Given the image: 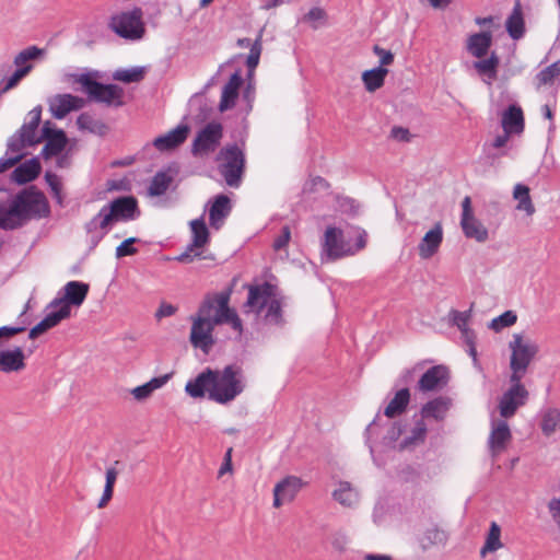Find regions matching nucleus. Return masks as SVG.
<instances>
[{
  "label": "nucleus",
  "mask_w": 560,
  "mask_h": 560,
  "mask_svg": "<svg viewBox=\"0 0 560 560\" xmlns=\"http://www.w3.org/2000/svg\"><path fill=\"white\" fill-rule=\"evenodd\" d=\"M517 322V315L514 311H505L501 315L494 317L491 319V322L488 324V328L499 332L503 330L504 328H509L513 326Z\"/></svg>",
  "instance_id": "47"
},
{
  "label": "nucleus",
  "mask_w": 560,
  "mask_h": 560,
  "mask_svg": "<svg viewBox=\"0 0 560 560\" xmlns=\"http://www.w3.org/2000/svg\"><path fill=\"white\" fill-rule=\"evenodd\" d=\"M138 242V238L136 237H129L127 240H125L124 242H121L117 247H116V257L117 258H122L125 256H131V255H135L138 250L136 247H133L132 245L135 243Z\"/></svg>",
  "instance_id": "54"
},
{
  "label": "nucleus",
  "mask_w": 560,
  "mask_h": 560,
  "mask_svg": "<svg viewBox=\"0 0 560 560\" xmlns=\"http://www.w3.org/2000/svg\"><path fill=\"white\" fill-rule=\"evenodd\" d=\"M500 537L501 528L495 522H492L486 538V542L480 550L482 557H485L488 552H494L502 547Z\"/></svg>",
  "instance_id": "43"
},
{
  "label": "nucleus",
  "mask_w": 560,
  "mask_h": 560,
  "mask_svg": "<svg viewBox=\"0 0 560 560\" xmlns=\"http://www.w3.org/2000/svg\"><path fill=\"white\" fill-rule=\"evenodd\" d=\"M114 223L130 221L139 217L137 199L132 196L119 197L103 206Z\"/></svg>",
  "instance_id": "13"
},
{
  "label": "nucleus",
  "mask_w": 560,
  "mask_h": 560,
  "mask_svg": "<svg viewBox=\"0 0 560 560\" xmlns=\"http://www.w3.org/2000/svg\"><path fill=\"white\" fill-rule=\"evenodd\" d=\"M508 348L510 351V377H513L514 381L523 380L539 352V346L525 334L515 332L512 335Z\"/></svg>",
  "instance_id": "5"
},
{
  "label": "nucleus",
  "mask_w": 560,
  "mask_h": 560,
  "mask_svg": "<svg viewBox=\"0 0 560 560\" xmlns=\"http://www.w3.org/2000/svg\"><path fill=\"white\" fill-rule=\"evenodd\" d=\"M511 133H508L506 131L503 130V133L502 135H498L493 141L489 144L490 148L492 149H502L506 145L508 141H509V138H510Z\"/></svg>",
  "instance_id": "63"
},
{
  "label": "nucleus",
  "mask_w": 560,
  "mask_h": 560,
  "mask_svg": "<svg viewBox=\"0 0 560 560\" xmlns=\"http://www.w3.org/2000/svg\"><path fill=\"white\" fill-rule=\"evenodd\" d=\"M24 366V353L21 348H15L13 350H0L1 372H16L22 370Z\"/></svg>",
  "instance_id": "31"
},
{
  "label": "nucleus",
  "mask_w": 560,
  "mask_h": 560,
  "mask_svg": "<svg viewBox=\"0 0 560 560\" xmlns=\"http://www.w3.org/2000/svg\"><path fill=\"white\" fill-rule=\"evenodd\" d=\"M510 387L502 394L499 399L498 409L502 419L512 418L518 408L523 407L529 397V393L522 384V380L514 381L509 378Z\"/></svg>",
  "instance_id": "10"
},
{
  "label": "nucleus",
  "mask_w": 560,
  "mask_h": 560,
  "mask_svg": "<svg viewBox=\"0 0 560 560\" xmlns=\"http://www.w3.org/2000/svg\"><path fill=\"white\" fill-rule=\"evenodd\" d=\"M172 182L173 177L170 174L165 172L156 173L150 182L148 187V195L151 197H159L164 195Z\"/></svg>",
  "instance_id": "41"
},
{
  "label": "nucleus",
  "mask_w": 560,
  "mask_h": 560,
  "mask_svg": "<svg viewBox=\"0 0 560 560\" xmlns=\"http://www.w3.org/2000/svg\"><path fill=\"white\" fill-rule=\"evenodd\" d=\"M49 110L57 119L65 118L70 112L79 110L85 105L82 97L72 94H57L48 101Z\"/></svg>",
  "instance_id": "21"
},
{
  "label": "nucleus",
  "mask_w": 560,
  "mask_h": 560,
  "mask_svg": "<svg viewBox=\"0 0 560 560\" xmlns=\"http://www.w3.org/2000/svg\"><path fill=\"white\" fill-rule=\"evenodd\" d=\"M499 65V58L492 54L488 59L475 62V68L483 74H489L491 78L495 77V70Z\"/></svg>",
  "instance_id": "50"
},
{
  "label": "nucleus",
  "mask_w": 560,
  "mask_h": 560,
  "mask_svg": "<svg viewBox=\"0 0 560 560\" xmlns=\"http://www.w3.org/2000/svg\"><path fill=\"white\" fill-rule=\"evenodd\" d=\"M428 433L425 420L420 418L416 421L410 434L405 439L404 446L417 445L423 443Z\"/></svg>",
  "instance_id": "46"
},
{
  "label": "nucleus",
  "mask_w": 560,
  "mask_h": 560,
  "mask_svg": "<svg viewBox=\"0 0 560 560\" xmlns=\"http://www.w3.org/2000/svg\"><path fill=\"white\" fill-rule=\"evenodd\" d=\"M144 74V67H132L129 69H117L113 73V79L124 83H138L143 80Z\"/></svg>",
  "instance_id": "42"
},
{
  "label": "nucleus",
  "mask_w": 560,
  "mask_h": 560,
  "mask_svg": "<svg viewBox=\"0 0 560 560\" xmlns=\"http://www.w3.org/2000/svg\"><path fill=\"white\" fill-rule=\"evenodd\" d=\"M506 30L514 39L521 38L524 34V21L518 4L506 21Z\"/></svg>",
  "instance_id": "45"
},
{
  "label": "nucleus",
  "mask_w": 560,
  "mask_h": 560,
  "mask_svg": "<svg viewBox=\"0 0 560 560\" xmlns=\"http://www.w3.org/2000/svg\"><path fill=\"white\" fill-rule=\"evenodd\" d=\"M388 70L383 67H376L362 73L363 84L369 92H375L383 86Z\"/></svg>",
  "instance_id": "37"
},
{
  "label": "nucleus",
  "mask_w": 560,
  "mask_h": 560,
  "mask_svg": "<svg viewBox=\"0 0 560 560\" xmlns=\"http://www.w3.org/2000/svg\"><path fill=\"white\" fill-rule=\"evenodd\" d=\"M200 256H201V253L197 252V249L189 250V245H188L186 250L176 257V260L180 261V262H191L195 257H200Z\"/></svg>",
  "instance_id": "64"
},
{
  "label": "nucleus",
  "mask_w": 560,
  "mask_h": 560,
  "mask_svg": "<svg viewBox=\"0 0 560 560\" xmlns=\"http://www.w3.org/2000/svg\"><path fill=\"white\" fill-rule=\"evenodd\" d=\"M373 52L380 57V66L378 67L384 68V66H389L394 62V54L390 50H386V49L380 47L378 45H375L373 47Z\"/></svg>",
  "instance_id": "56"
},
{
  "label": "nucleus",
  "mask_w": 560,
  "mask_h": 560,
  "mask_svg": "<svg viewBox=\"0 0 560 560\" xmlns=\"http://www.w3.org/2000/svg\"><path fill=\"white\" fill-rule=\"evenodd\" d=\"M450 380V371L445 365H434L427 370L417 384L421 393L438 392L444 388Z\"/></svg>",
  "instance_id": "20"
},
{
  "label": "nucleus",
  "mask_w": 560,
  "mask_h": 560,
  "mask_svg": "<svg viewBox=\"0 0 560 560\" xmlns=\"http://www.w3.org/2000/svg\"><path fill=\"white\" fill-rule=\"evenodd\" d=\"M331 495L336 502L348 509H354L360 502L359 490L349 481H338Z\"/></svg>",
  "instance_id": "27"
},
{
  "label": "nucleus",
  "mask_w": 560,
  "mask_h": 560,
  "mask_svg": "<svg viewBox=\"0 0 560 560\" xmlns=\"http://www.w3.org/2000/svg\"><path fill=\"white\" fill-rule=\"evenodd\" d=\"M538 427L546 438L560 433V409L553 406L542 407L538 415Z\"/></svg>",
  "instance_id": "24"
},
{
  "label": "nucleus",
  "mask_w": 560,
  "mask_h": 560,
  "mask_svg": "<svg viewBox=\"0 0 560 560\" xmlns=\"http://www.w3.org/2000/svg\"><path fill=\"white\" fill-rule=\"evenodd\" d=\"M40 172V164L37 159H31L20 164L12 173L11 180L16 184H26L34 180Z\"/></svg>",
  "instance_id": "30"
},
{
  "label": "nucleus",
  "mask_w": 560,
  "mask_h": 560,
  "mask_svg": "<svg viewBox=\"0 0 560 560\" xmlns=\"http://www.w3.org/2000/svg\"><path fill=\"white\" fill-rule=\"evenodd\" d=\"M50 328H52L51 325L49 324L48 319H46L44 317L37 325H35L30 330L28 337L31 339H34V338L38 337L39 335L44 334L45 331H47Z\"/></svg>",
  "instance_id": "60"
},
{
  "label": "nucleus",
  "mask_w": 560,
  "mask_h": 560,
  "mask_svg": "<svg viewBox=\"0 0 560 560\" xmlns=\"http://www.w3.org/2000/svg\"><path fill=\"white\" fill-rule=\"evenodd\" d=\"M452 407V399L446 396H439L427 401L420 409V417L435 422L445 420Z\"/></svg>",
  "instance_id": "23"
},
{
  "label": "nucleus",
  "mask_w": 560,
  "mask_h": 560,
  "mask_svg": "<svg viewBox=\"0 0 560 560\" xmlns=\"http://www.w3.org/2000/svg\"><path fill=\"white\" fill-rule=\"evenodd\" d=\"M471 318V310L459 312L452 311L451 312V320L452 324L455 325L460 331L468 327V322Z\"/></svg>",
  "instance_id": "53"
},
{
  "label": "nucleus",
  "mask_w": 560,
  "mask_h": 560,
  "mask_svg": "<svg viewBox=\"0 0 560 560\" xmlns=\"http://www.w3.org/2000/svg\"><path fill=\"white\" fill-rule=\"evenodd\" d=\"M512 439L509 423L505 419H491V431L488 439V446L492 457L501 454Z\"/></svg>",
  "instance_id": "18"
},
{
  "label": "nucleus",
  "mask_w": 560,
  "mask_h": 560,
  "mask_svg": "<svg viewBox=\"0 0 560 560\" xmlns=\"http://www.w3.org/2000/svg\"><path fill=\"white\" fill-rule=\"evenodd\" d=\"M460 228L467 238L475 240L478 243H485L489 240V231L475 215L471 208V199L468 196L462 201Z\"/></svg>",
  "instance_id": "12"
},
{
  "label": "nucleus",
  "mask_w": 560,
  "mask_h": 560,
  "mask_svg": "<svg viewBox=\"0 0 560 560\" xmlns=\"http://www.w3.org/2000/svg\"><path fill=\"white\" fill-rule=\"evenodd\" d=\"M176 313V307L172 304H168V303H161L160 307L158 308L156 313H155V317L158 319H161L163 317H168V316H172Z\"/></svg>",
  "instance_id": "62"
},
{
  "label": "nucleus",
  "mask_w": 560,
  "mask_h": 560,
  "mask_svg": "<svg viewBox=\"0 0 560 560\" xmlns=\"http://www.w3.org/2000/svg\"><path fill=\"white\" fill-rule=\"evenodd\" d=\"M189 132L186 125H179L165 135L154 139L153 144L159 151H168L185 142Z\"/></svg>",
  "instance_id": "26"
},
{
  "label": "nucleus",
  "mask_w": 560,
  "mask_h": 560,
  "mask_svg": "<svg viewBox=\"0 0 560 560\" xmlns=\"http://www.w3.org/2000/svg\"><path fill=\"white\" fill-rule=\"evenodd\" d=\"M40 118L42 106H36L28 112L20 130L9 140V152H22L25 147H32L42 142V133H38Z\"/></svg>",
  "instance_id": "8"
},
{
  "label": "nucleus",
  "mask_w": 560,
  "mask_h": 560,
  "mask_svg": "<svg viewBox=\"0 0 560 560\" xmlns=\"http://www.w3.org/2000/svg\"><path fill=\"white\" fill-rule=\"evenodd\" d=\"M261 54V34L252 44L249 54L247 56L246 65L249 69H255L259 62Z\"/></svg>",
  "instance_id": "52"
},
{
  "label": "nucleus",
  "mask_w": 560,
  "mask_h": 560,
  "mask_svg": "<svg viewBox=\"0 0 560 560\" xmlns=\"http://www.w3.org/2000/svg\"><path fill=\"white\" fill-rule=\"evenodd\" d=\"M49 214L50 207L46 196L33 187L27 188L19 192L9 205L0 202V228L14 230Z\"/></svg>",
  "instance_id": "3"
},
{
  "label": "nucleus",
  "mask_w": 560,
  "mask_h": 560,
  "mask_svg": "<svg viewBox=\"0 0 560 560\" xmlns=\"http://www.w3.org/2000/svg\"><path fill=\"white\" fill-rule=\"evenodd\" d=\"M114 222L109 214L103 209L85 223L86 243L91 249H94L101 241L107 235Z\"/></svg>",
  "instance_id": "15"
},
{
  "label": "nucleus",
  "mask_w": 560,
  "mask_h": 560,
  "mask_svg": "<svg viewBox=\"0 0 560 560\" xmlns=\"http://www.w3.org/2000/svg\"><path fill=\"white\" fill-rule=\"evenodd\" d=\"M339 208L343 212L357 213L359 210V205L355 202V200L345 197L339 199Z\"/></svg>",
  "instance_id": "61"
},
{
  "label": "nucleus",
  "mask_w": 560,
  "mask_h": 560,
  "mask_svg": "<svg viewBox=\"0 0 560 560\" xmlns=\"http://www.w3.org/2000/svg\"><path fill=\"white\" fill-rule=\"evenodd\" d=\"M7 153H10L9 151ZM13 155L9 158H2L0 159V173L4 172L5 170L12 167L15 165L23 156L22 152H11ZM3 187L0 185V190H2Z\"/></svg>",
  "instance_id": "57"
},
{
  "label": "nucleus",
  "mask_w": 560,
  "mask_h": 560,
  "mask_svg": "<svg viewBox=\"0 0 560 560\" xmlns=\"http://www.w3.org/2000/svg\"><path fill=\"white\" fill-rule=\"evenodd\" d=\"M171 378V374H164L158 377L151 378L149 382L135 387L131 390V395L138 401L145 400L149 398L154 390L162 388Z\"/></svg>",
  "instance_id": "34"
},
{
  "label": "nucleus",
  "mask_w": 560,
  "mask_h": 560,
  "mask_svg": "<svg viewBox=\"0 0 560 560\" xmlns=\"http://www.w3.org/2000/svg\"><path fill=\"white\" fill-rule=\"evenodd\" d=\"M219 172L228 186L238 188L245 170V154L235 144L223 148L217 158Z\"/></svg>",
  "instance_id": "6"
},
{
  "label": "nucleus",
  "mask_w": 560,
  "mask_h": 560,
  "mask_svg": "<svg viewBox=\"0 0 560 560\" xmlns=\"http://www.w3.org/2000/svg\"><path fill=\"white\" fill-rule=\"evenodd\" d=\"M326 20V12L319 7L312 8L304 16L303 22L310 23L313 28H318L319 23Z\"/></svg>",
  "instance_id": "51"
},
{
  "label": "nucleus",
  "mask_w": 560,
  "mask_h": 560,
  "mask_svg": "<svg viewBox=\"0 0 560 560\" xmlns=\"http://www.w3.org/2000/svg\"><path fill=\"white\" fill-rule=\"evenodd\" d=\"M410 401V392L408 388L399 389L395 396L390 399L388 405L384 409V415L387 418H395L400 416L407 409Z\"/></svg>",
  "instance_id": "35"
},
{
  "label": "nucleus",
  "mask_w": 560,
  "mask_h": 560,
  "mask_svg": "<svg viewBox=\"0 0 560 560\" xmlns=\"http://www.w3.org/2000/svg\"><path fill=\"white\" fill-rule=\"evenodd\" d=\"M443 242V226L436 222L418 244V254L422 259L432 258L440 249Z\"/></svg>",
  "instance_id": "22"
},
{
  "label": "nucleus",
  "mask_w": 560,
  "mask_h": 560,
  "mask_svg": "<svg viewBox=\"0 0 560 560\" xmlns=\"http://www.w3.org/2000/svg\"><path fill=\"white\" fill-rule=\"evenodd\" d=\"M323 253L329 260H335L343 256L353 255L351 246H349L343 241L342 231L334 226L327 228L325 232L323 242Z\"/></svg>",
  "instance_id": "16"
},
{
  "label": "nucleus",
  "mask_w": 560,
  "mask_h": 560,
  "mask_svg": "<svg viewBox=\"0 0 560 560\" xmlns=\"http://www.w3.org/2000/svg\"><path fill=\"white\" fill-rule=\"evenodd\" d=\"M78 82L84 88V91L94 101L107 105H122L124 90L116 84H102L92 80L89 74H81Z\"/></svg>",
  "instance_id": "9"
},
{
  "label": "nucleus",
  "mask_w": 560,
  "mask_h": 560,
  "mask_svg": "<svg viewBox=\"0 0 560 560\" xmlns=\"http://www.w3.org/2000/svg\"><path fill=\"white\" fill-rule=\"evenodd\" d=\"M304 486L305 482L296 476L283 478L273 488V508L279 509L284 503L292 502Z\"/></svg>",
  "instance_id": "19"
},
{
  "label": "nucleus",
  "mask_w": 560,
  "mask_h": 560,
  "mask_svg": "<svg viewBox=\"0 0 560 560\" xmlns=\"http://www.w3.org/2000/svg\"><path fill=\"white\" fill-rule=\"evenodd\" d=\"M492 44L490 32L476 33L467 39V50L476 58H482L487 55Z\"/></svg>",
  "instance_id": "33"
},
{
  "label": "nucleus",
  "mask_w": 560,
  "mask_h": 560,
  "mask_svg": "<svg viewBox=\"0 0 560 560\" xmlns=\"http://www.w3.org/2000/svg\"><path fill=\"white\" fill-rule=\"evenodd\" d=\"M40 52H42V50L38 49L35 46L28 47V48L20 51L14 57V60H13L16 69H24V68H26L27 74H28L31 72V70L33 69L32 61L34 59H36L40 55Z\"/></svg>",
  "instance_id": "44"
},
{
  "label": "nucleus",
  "mask_w": 560,
  "mask_h": 560,
  "mask_svg": "<svg viewBox=\"0 0 560 560\" xmlns=\"http://www.w3.org/2000/svg\"><path fill=\"white\" fill-rule=\"evenodd\" d=\"M47 310L45 318L48 319L51 327L57 326L62 319L70 316V306L63 300L55 299L47 306Z\"/></svg>",
  "instance_id": "38"
},
{
  "label": "nucleus",
  "mask_w": 560,
  "mask_h": 560,
  "mask_svg": "<svg viewBox=\"0 0 560 560\" xmlns=\"http://www.w3.org/2000/svg\"><path fill=\"white\" fill-rule=\"evenodd\" d=\"M143 12L140 8L114 14L108 23L109 28L119 37L128 40H139L145 34L142 21Z\"/></svg>",
  "instance_id": "7"
},
{
  "label": "nucleus",
  "mask_w": 560,
  "mask_h": 560,
  "mask_svg": "<svg viewBox=\"0 0 560 560\" xmlns=\"http://www.w3.org/2000/svg\"><path fill=\"white\" fill-rule=\"evenodd\" d=\"M114 222L109 214L103 209L85 223L86 243L91 249H94L101 241L107 235Z\"/></svg>",
  "instance_id": "14"
},
{
  "label": "nucleus",
  "mask_w": 560,
  "mask_h": 560,
  "mask_svg": "<svg viewBox=\"0 0 560 560\" xmlns=\"http://www.w3.org/2000/svg\"><path fill=\"white\" fill-rule=\"evenodd\" d=\"M65 295L57 298V300H63L68 305L80 306L89 292V284L80 281H70L63 287Z\"/></svg>",
  "instance_id": "32"
},
{
  "label": "nucleus",
  "mask_w": 560,
  "mask_h": 560,
  "mask_svg": "<svg viewBox=\"0 0 560 560\" xmlns=\"http://www.w3.org/2000/svg\"><path fill=\"white\" fill-rule=\"evenodd\" d=\"M191 242L189 250L200 249L209 242V231L202 218L190 221Z\"/></svg>",
  "instance_id": "36"
},
{
  "label": "nucleus",
  "mask_w": 560,
  "mask_h": 560,
  "mask_svg": "<svg viewBox=\"0 0 560 560\" xmlns=\"http://www.w3.org/2000/svg\"><path fill=\"white\" fill-rule=\"evenodd\" d=\"M246 387L243 370L236 365H226L222 370L205 369L185 385V393L194 398L208 399L226 405L240 396Z\"/></svg>",
  "instance_id": "2"
},
{
  "label": "nucleus",
  "mask_w": 560,
  "mask_h": 560,
  "mask_svg": "<svg viewBox=\"0 0 560 560\" xmlns=\"http://www.w3.org/2000/svg\"><path fill=\"white\" fill-rule=\"evenodd\" d=\"M26 75V68L16 69L8 79L0 82V96L16 88Z\"/></svg>",
  "instance_id": "48"
},
{
  "label": "nucleus",
  "mask_w": 560,
  "mask_h": 560,
  "mask_svg": "<svg viewBox=\"0 0 560 560\" xmlns=\"http://www.w3.org/2000/svg\"><path fill=\"white\" fill-rule=\"evenodd\" d=\"M230 294L208 295L196 315L191 316L189 341L192 347L209 353L214 345L213 330L217 325L230 324L238 334L243 330L242 320L236 312L229 307Z\"/></svg>",
  "instance_id": "1"
},
{
  "label": "nucleus",
  "mask_w": 560,
  "mask_h": 560,
  "mask_svg": "<svg viewBox=\"0 0 560 560\" xmlns=\"http://www.w3.org/2000/svg\"><path fill=\"white\" fill-rule=\"evenodd\" d=\"M283 298L272 284L265 282L252 285L248 289V296L245 303L247 313H253L267 325H281Z\"/></svg>",
  "instance_id": "4"
},
{
  "label": "nucleus",
  "mask_w": 560,
  "mask_h": 560,
  "mask_svg": "<svg viewBox=\"0 0 560 560\" xmlns=\"http://www.w3.org/2000/svg\"><path fill=\"white\" fill-rule=\"evenodd\" d=\"M290 238H291V231H290V228L285 225L282 228L281 234L275 240L273 248L276 250H280V249L284 248L288 245Z\"/></svg>",
  "instance_id": "59"
},
{
  "label": "nucleus",
  "mask_w": 560,
  "mask_h": 560,
  "mask_svg": "<svg viewBox=\"0 0 560 560\" xmlns=\"http://www.w3.org/2000/svg\"><path fill=\"white\" fill-rule=\"evenodd\" d=\"M513 197L517 200L516 209L524 211L527 215L535 212V207L529 196V188L523 184H516L513 190Z\"/></svg>",
  "instance_id": "40"
},
{
  "label": "nucleus",
  "mask_w": 560,
  "mask_h": 560,
  "mask_svg": "<svg viewBox=\"0 0 560 560\" xmlns=\"http://www.w3.org/2000/svg\"><path fill=\"white\" fill-rule=\"evenodd\" d=\"M501 125L504 131L520 135L524 130V116L520 106L511 105L502 114Z\"/></svg>",
  "instance_id": "28"
},
{
  "label": "nucleus",
  "mask_w": 560,
  "mask_h": 560,
  "mask_svg": "<svg viewBox=\"0 0 560 560\" xmlns=\"http://www.w3.org/2000/svg\"><path fill=\"white\" fill-rule=\"evenodd\" d=\"M222 137L223 128L220 122L211 121L207 124L194 139L191 153L198 158L213 153L219 147Z\"/></svg>",
  "instance_id": "11"
},
{
  "label": "nucleus",
  "mask_w": 560,
  "mask_h": 560,
  "mask_svg": "<svg viewBox=\"0 0 560 560\" xmlns=\"http://www.w3.org/2000/svg\"><path fill=\"white\" fill-rule=\"evenodd\" d=\"M210 203L209 223L211 228L219 230L232 211L231 200L226 195L220 194L217 195Z\"/></svg>",
  "instance_id": "25"
},
{
  "label": "nucleus",
  "mask_w": 560,
  "mask_h": 560,
  "mask_svg": "<svg viewBox=\"0 0 560 560\" xmlns=\"http://www.w3.org/2000/svg\"><path fill=\"white\" fill-rule=\"evenodd\" d=\"M548 511L551 515V518L553 520V522L558 525V527L560 529V495L552 498L548 502Z\"/></svg>",
  "instance_id": "58"
},
{
  "label": "nucleus",
  "mask_w": 560,
  "mask_h": 560,
  "mask_svg": "<svg viewBox=\"0 0 560 560\" xmlns=\"http://www.w3.org/2000/svg\"><path fill=\"white\" fill-rule=\"evenodd\" d=\"M558 75H560V60L542 69L537 74V80L539 84L546 85L552 83Z\"/></svg>",
  "instance_id": "49"
},
{
  "label": "nucleus",
  "mask_w": 560,
  "mask_h": 560,
  "mask_svg": "<svg viewBox=\"0 0 560 560\" xmlns=\"http://www.w3.org/2000/svg\"><path fill=\"white\" fill-rule=\"evenodd\" d=\"M242 82L243 79L240 72H235L231 75L228 83L222 89L221 101L219 104V109L221 112H225L235 105Z\"/></svg>",
  "instance_id": "29"
},
{
  "label": "nucleus",
  "mask_w": 560,
  "mask_h": 560,
  "mask_svg": "<svg viewBox=\"0 0 560 560\" xmlns=\"http://www.w3.org/2000/svg\"><path fill=\"white\" fill-rule=\"evenodd\" d=\"M46 141L42 155L50 159L63 151L67 145V137L63 130L56 129L51 121H45L42 128V141Z\"/></svg>",
  "instance_id": "17"
},
{
  "label": "nucleus",
  "mask_w": 560,
  "mask_h": 560,
  "mask_svg": "<svg viewBox=\"0 0 560 560\" xmlns=\"http://www.w3.org/2000/svg\"><path fill=\"white\" fill-rule=\"evenodd\" d=\"M77 125L79 129L94 132L97 127V121L94 120L90 114L82 113L77 119Z\"/></svg>",
  "instance_id": "55"
},
{
  "label": "nucleus",
  "mask_w": 560,
  "mask_h": 560,
  "mask_svg": "<svg viewBox=\"0 0 560 560\" xmlns=\"http://www.w3.org/2000/svg\"><path fill=\"white\" fill-rule=\"evenodd\" d=\"M119 462L116 460L114 466H110L106 469L104 491L97 503L98 509L105 508L113 498L114 486L119 474V471L116 468Z\"/></svg>",
  "instance_id": "39"
}]
</instances>
